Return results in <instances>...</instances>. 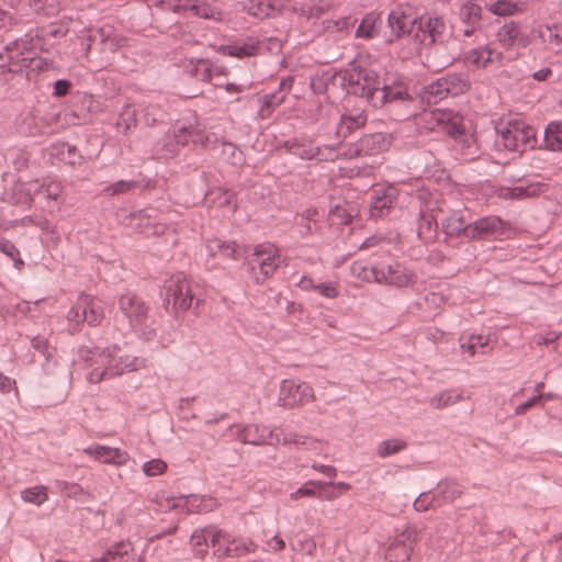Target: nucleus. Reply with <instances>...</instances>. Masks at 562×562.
<instances>
[{"label":"nucleus","instance_id":"nucleus-50","mask_svg":"<svg viewBox=\"0 0 562 562\" xmlns=\"http://www.w3.org/2000/svg\"><path fill=\"white\" fill-rule=\"evenodd\" d=\"M317 293L325 299L335 300L340 295V286L336 281H325L317 284Z\"/></svg>","mask_w":562,"mask_h":562},{"label":"nucleus","instance_id":"nucleus-12","mask_svg":"<svg viewBox=\"0 0 562 562\" xmlns=\"http://www.w3.org/2000/svg\"><path fill=\"white\" fill-rule=\"evenodd\" d=\"M512 229L498 217H483L469 224L467 227V237L471 239H482L493 236L498 239L508 238Z\"/></svg>","mask_w":562,"mask_h":562},{"label":"nucleus","instance_id":"nucleus-10","mask_svg":"<svg viewBox=\"0 0 562 562\" xmlns=\"http://www.w3.org/2000/svg\"><path fill=\"white\" fill-rule=\"evenodd\" d=\"M119 310L128 319L131 327L142 331L148 319V306L133 293H125L119 297Z\"/></svg>","mask_w":562,"mask_h":562},{"label":"nucleus","instance_id":"nucleus-1","mask_svg":"<svg viewBox=\"0 0 562 562\" xmlns=\"http://www.w3.org/2000/svg\"><path fill=\"white\" fill-rule=\"evenodd\" d=\"M81 357L91 368L87 373V380L93 384L126 372L137 371L146 366L142 358L121 355L117 346L104 349H85L81 350Z\"/></svg>","mask_w":562,"mask_h":562},{"label":"nucleus","instance_id":"nucleus-22","mask_svg":"<svg viewBox=\"0 0 562 562\" xmlns=\"http://www.w3.org/2000/svg\"><path fill=\"white\" fill-rule=\"evenodd\" d=\"M446 31L445 22L440 18L420 20L415 38L423 45L429 46L441 41Z\"/></svg>","mask_w":562,"mask_h":562},{"label":"nucleus","instance_id":"nucleus-4","mask_svg":"<svg viewBox=\"0 0 562 562\" xmlns=\"http://www.w3.org/2000/svg\"><path fill=\"white\" fill-rule=\"evenodd\" d=\"M212 547L217 559L240 558L258 550V544L252 539L233 536L221 529L212 531Z\"/></svg>","mask_w":562,"mask_h":562},{"label":"nucleus","instance_id":"nucleus-55","mask_svg":"<svg viewBox=\"0 0 562 562\" xmlns=\"http://www.w3.org/2000/svg\"><path fill=\"white\" fill-rule=\"evenodd\" d=\"M211 195H215L218 200V206H228L229 211L235 209L233 204L234 194L228 190L217 189L211 192Z\"/></svg>","mask_w":562,"mask_h":562},{"label":"nucleus","instance_id":"nucleus-16","mask_svg":"<svg viewBox=\"0 0 562 562\" xmlns=\"http://www.w3.org/2000/svg\"><path fill=\"white\" fill-rule=\"evenodd\" d=\"M414 280L415 276L398 262L376 266L375 282L395 286H407Z\"/></svg>","mask_w":562,"mask_h":562},{"label":"nucleus","instance_id":"nucleus-51","mask_svg":"<svg viewBox=\"0 0 562 562\" xmlns=\"http://www.w3.org/2000/svg\"><path fill=\"white\" fill-rule=\"evenodd\" d=\"M487 10L495 15L506 16L518 11L515 2H490Z\"/></svg>","mask_w":562,"mask_h":562},{"label":"nucleus","instance_id":"nucleus-44","mask_svg":"<svg viewBox=\"0 0 562 562\" xmlns=\"http://www.w3.org/2000/svg\"><path fill=\"white\" fill-rule=\"evenodd\" d=\"M294 552H297L305 557H315L317 546L313 537L308 535H302L295 543L291 544Z\"/></svg>","mask_w":562,"mask_h":562},{"label":"nucleus","instance_id":"nucleus-48","mask_svg":"<svg viewBox=\"0 0 562 562\" xmlns=\"http://www.w3.org/2000/svg\"><path fill=\"white\" fill-rule=\"evenodd\" d=\"M350 272L357 279L371 282L375 281L376 266L368 268L362 261H355L350 266Z\"/></svg>","mask_w":562,"mask_h":562},{"label":"nucleus","instance_id":"nucleus-2","mask_svg":"<svg viewBox=\"0 0 562 562\" xmlns=\"http://www.w3.org/2000/svg\"><path fill=\"white\" fill-rule=\"evenodd\" d=\"M104 318V306L101 300L81 293L67 314L68 330L71 334L81 330L87 323L90 326L99 325Z\"/></svg>","mask_w":562,"mask_h":562},{"label":"nucleus","instance_id":"nucleus-64","mask_svg":"<svg viewBox=\"0 0 562 562\" xmlns=\"http://www.w3.org/2000/svg\"><path fill=\"white\" fill-rule=\"evenodd\" d=\"M542 398V394H539L532 398H530L529 401L518 405L516 408H515V414L516 415H522L525 414L528 409H530L532 406H535L537 404V402L539 400Z\"/></svg>","mask_w":562,"mask_h":562},{"label":"nucleus","instance_id":"nucleus-63","mask_svg":"<svg viewBox=\"0 0 562 562\" xmlns=\"http://www.w3.org/2000/svg\"><path fill=\"white\" fill-rule=\"evenodd\" d=\"M373 22L371 19H364L357 30L358 36L370 37L372 35Z\"/></svg>","mask_w":562,"mask_h":562},{"label":"nucleus","instance_id":"nucleus-3","mask_svg":"<svg viewBox=\"0 0 562 562\" xmlns=\"http://www.w3.org/2000/svg\"><path fill=\"white\" fill-rule=\"evenodd\" d=\"M496 146L509 151H524L535 147L536 131L520 120H510L497 127Z\"/></svg>","mask_w":562,"mask_h":562},{"label":"nucleus","instance_id":"nucleus-49","mask_svg":"<svg viewBox=\"0 0 562 562\" xmlns=\"http://www.w3.org/2000/svg\"><path fill=\"white\" fill-rule=\"evenodd\" d=\"M460 14L467 23L474 25L481 18V7L476 2H465Z\"/></svg>","mask_w":562,"mask_h":562},{"label":"nucleus","instance_id":"nucleus-13","mask_svg":"<svg viewBox=\"0 0 562 562\" xmlns=\"http://www.w3.org/2000/svg\"><path fill=\"white\" fill-rule=\"evenodd\" d=\"M282 430L279 428L269 429L265 425H249L239 428L237 438L244 443L250 445H279Z\"/></svg>","mask_w":562,"mask_h":562},{"label":"nucleus","instance_id":"nucleus-28","mask_svg":"<svg viewBox=\"0 0 562 562\" xmlns=\"http://www.w3.org/2000/svg\"><path fill=\"white\" fill-rule=\"evenodd\" d=\"M463 400V393L460 390L451 389L443 390L435 395H432L429 400V404L435 409H443L456 405L457 403Z\"/></svg>","mask_w":562,"mask_h":562},{"label":"nucleus","instance_id":"nucleus-25","mask_svg":"<svg viewBox=\"0 0 562 562\" xmlns=\"http://www.w3.org/2000/svg\"><path fill=\"white\" fill-rule=\"evenodd\" d=\"M212 531H220L215 527H206L193 531L190 538V547L193 554L199 559H204L209 553L207 540L212 541Z\"/></svg>","mask_w":562,"mask_h":562},{"label":"nucleus","instance_id":"nucleus-6","mask_svg":"<svg viewBox=\"0 0 562 562\" xmlns=\"http://www.w3.org/2000/svg\"><path fill=\"white\" fill-rule=\"evenodd\" d=\"M282 256L273 245H259L254 249L251 269L258 283L271 278L282 265Z\"/></svg>","mask_w":562,"mask_h":562},{"label":"nucleus","instance_id":"nucleus-52","mask_svg":"<svg viewBox=\"0 0 562 562\" xmlns=\"http://www.w3.org/2000/svg\"><path fill=\"white\" fill-rule=\"evenodd\" d=\"M167 470V463L160 459H153L143 464V471L148 476L161 475Z\"/></svg>","mask_w":562,"mask_h":562},{"label":"nucleus","instance_id":"nucleus-56","mask_svg":"<svg viewBox=\"0 0 562 562\" xmlns=\"http://www.w3.org/2000/svg\"><path fill=\"white\" fill-rule=\"evenodd\" d=\"M333 484L334 485H330V486L334 487L336 491L321 493L319 498L333 501V499L339 497L341 494L349 491L351 487L350 484L345 483V482H338V483H333Z\"/></svg>","mask_w":562,"mask_h":562},{"label":"nucleus","instance_id":"nucleus-37","mask_svg":"<svg viewBox=\"0 0 562 562\" xmlns=\"http://www.w3.org/2000/svg\"><path fill=\"white\" fill-rule=\"evenodd\" d=\"M21 498L29 504L41 506L48 499V488L44 485H35L24 488Z\"/></svg>","mask_w":562,"mask_h":562},{"label":"nucleus","instance_id":"nucleus-35","mask_svg":"<svg viewBox=\"0 0 562 562\" xmlns=\"http://www.w3.org/2000/svg\"><path fill=\"white\" fill-rule=\"evenodd\" d=\"M436 495L442 505L445 503H452L459 498L462 495V490L456 482L445 481L438 484Z\"/></svg>","mask_w":562,"mask_h":562},{"label":"nucleus","instance_id":"nucleus-33","mask_svg":"<svg viewBox=\"0 0 562 562\" xmlns=\"http://www.w3.org/2000/svg\"><path fill=\"white\" fill-rule=\"evenodd\" d=\"M546 147L553 151L562 150V121L551 122L544 132Z\"/></svg>","mask_w":562,"mask_h":562},{"label":"nucleus","instance_id":"nucleus-45","mask_svg":"<svg viewBox=\"0 0 562 562\" xmlns=\"http://www.w3.org/2000/svg\"><path fill=\"white\" fill-rule=\"evenodd\" d=\"M441 506V502L436 494L430 492L420 493L415 499L413 507L416 512H426Z\"/></svg>","mask_w":562,"mask_h":562},{"label":"nucleus","instance_id":"nucleus-57","mask_svg":"<svg viewBox=\"0 0 562 562\" xmlns=\"http://www.w3.org/2000/svg\"><path fill=\"white\" fill-rule=\"evenodd\" d=\"M327 447L328 445L324 440L308 437L307 442L303 448L315 454H323L327 450Z\"/></svg>","mask_w":562,"mask_h":562},{"label":"nucleus","instance_id":"nucleus-54","mask_svg":"<svg viewBox=\"0 0 562 562\" xmlns=\"http://www.w3.org/2000/svg\"><path fill=\"white\" fill-rule=\"evenodd\" d=\"M308 437L310 436H306V435H303V434H299V432H288V434H284L282 431L280 443H282L284 446L293 445L295 447H302L303 448L306 445Z\"/></svg>","mask_w":562,"mask_h":562},{"label":"nucleus","instance_id":"nucleus-8","mask_svg":"<svg viewBox=\"0 0 562 562\" xmlns=\"http://www.w3.org/2000/svg\"><path fill=\"white\" fill-rule=\"evenodd\" d=\"M315 400L313 387L302 381L283 380L279 391V402L285 408H293L312 403Z\"/></svg>","mask_w":562,"mask_h":562},{"label":"nucleus","instance_id":"nucleus-36","mask_svg":"<svg viewBox=\"0 0 562 562\" xmlns=\"http://www.w3.org/2000/svg\"><path fill=\"white\" fill-rule=\"evenodd\" d=\"M442 226L445 232L450 236H465L467 237V227L465 221L463 216L454 212L449 215L443 222Z\"/></svg>","mask_w":562,"mask_h":562},{"label":"nucleus","instance_id":"nucleus-47","mask_svg":"<svg viewBox=\"0 0 562 562\" xmlns=\"http://www.w3.org/2000/svg\"><path fill=\"white\" fill-rule=\"evenodd\" d=\"M189 10L198 16L204 19L221 20L222 13L211 5L210 2H196L189 7Z\"/></svg>","mask_w":562,"mask_h":562},{"label":"nucleus","instance_id":"nucleus-5","mask_svg":"<svg viewBox=\"0 0 562 562\" xmlns=\"http://www.w3.org/2000/svg\"><path fill=\"white\" fill-rule=\"evenodd\" d=\"M496 41L499 46L497 50L503 61L517 59L521 55V49L530 44V36L522 32L515 23H507L498 29Z\"/></svg>","mask_w":562,"mask_h":562},{"label":"nucleus","instance_id":"nucleus-58","mask_svg":"<svg viewBox=\"0 0 562 562\" xmlns=\"http://www.w3.org/2000/svg\"><path fill=\"white\" fill-rule=\"evenodd\" d=\"M175 139L180 146L188 145L190 139H192V142H196L194 131L187 127L178 128V131L175 133Z\"/></svg>","mask_w":562,"mask_h":562},{"label":"nucleus","instance_id":"nucleus-15","mask_svg":"<svg viewBox=\"0 0 562 562\" xmlns=\"http://www.w3.org/2000/svg\"><path fill=\"white\" fill-rule=\"evenodd\" d=\"M389 140L382 134H372L360 138L352 145L348 146V151L344 153L345 158H357L361 156L376 155L386 150Z\"/></svg>","mask_w":562,"mask_h":562},{"label":"nucleus","instance_id":"nucleus-53","mask_svg":"<svg viewBox=\"0 0 562 562\" xmlns=\"http://www.w3.org/2000/svg\"><path fill=\"white\" fill-rule=\"evenodd\" d=\"M0 251L14 261L15 268L21 269L23 266V260L20 258L19 249L12 243L4 239L0 241Z\"/></svg>","mask_w":562,"mask_h":562},{"label":"nucleus","instance_id":"nucleus-39","mask_svg":"<svg viewBox=\"0 0 562 562\" xmlns=\"http://www.w3.org/2000/svg\"><path fill=\"white\" fill-rule=\"evenodd\" d=\"M243 9L249 15L259 20L269 18L277 11L272 2H246Z\"/></svg>","mask_w":562,"mask_h":562},{"label":"nucleus","instance_id":"nucleus-42","mask_svg":"<svg viewBox=\"0 0 562 562\" xmlns=\"http://www.w3.org/2000/svg\"><path fill=\"white\" fill-rule=\"evenodd\" d=\"M541 192V186L539 184H530L528 187H515V188H506L502 189L501 196L505 199H520L525 196H533Z\"/></svg>","mask_w":562,"mask_h":562},{"label":"nucleus","instance_id":"nucleus-40","mask_svg":"<svg viewBox=\"0 0 562 562\" xmlns=\"http://www.w3.org/2000/svg\"><path fill=\"white\" fill-rule=\"evenodd\" d=\"M184 496H171L165 493L156 495L155 503L160 512L176 510L181 513V504H184Z\"/></svg>","mask_w":562,"mask_h":562},{"label":"nucleus","instance_id":"nucleus-20","mask_svg":"<svg viewBox=\"0 0 562 562\" xmlns=\"http://www.w3.org/2000/svg\"><path fill=\"white\" fill-rule=\"evenodd\" d=\"M82 452L92 457L95 461L115 467H123L130 460V454L126 451L98 443L85 448Z\"/></svg>","mask_w":562,"mask_h":562},{"label":"nucleus","instance_id":"nucleus-7","mask_svg":"<svg viewBox=\"0 0 562 562\" xmlns=\"http://www.w3.org/2000/svg\"><path fill=\"white\" fill-rule=\"evenodd\" d=\"M166 303L172 311L186 312L193 301L192 286L187 277L182 273L172 276L166 281Z\"/></svg>","mask_w":562,"mask_h":562},{"label":"nucleus","instance_id":"nucleus-62","mask_svg":"<svg viewBox=\"0 0 562 562\" xmlns=\"http://www.w3.org/2000/svg\"><path fill=\"white\" fill-rule=\"evenodd\" d=\"M71 87V83L68 80H57L54 83V95L56 97H64L68 93L69 89Z\"/></svg>","mask_w":562,"mask_h":562},{"label":"nucleus","instance_id":"nucleus-38","mask_svg":"<svg viewBox=\"0 0 562 562\" xmlns=\"http://www.w3.org/2000/svg\"><path fill=\"white\" fill-rule=\"evenodd\" d=\"M189 72L199 80L210 81L214 75V67L207 59H191Z\"/></svg>","mask_w":562,"mask_h":562},{"label":"nucleus","instance_id":"nucleus-59","mask_svg":"<svg viewBox=\"0 0 562 562\" xmlns=\"http://www.w3.org/2000/svg\"><path fill=\"white\" fill-rule=\"evenodd\" d=\"M284 549L285 541L279 535H276L266 542V548L263 550L266 552L279 553Z\"/></svg>","mask_w":562,"mask_h":562},{"label":"nucleus","instance_id":"nucleus-61","mask_svg":"<svg viewBox=\"0 0 562 562\" xmlns=\"http://www.w3.org/2000/svg\"><path fill=\"white\" fill-rule=\"evenodd\" d=\"M32 346L35 350L40 351L43 356H45L46 360L50 358V353L48 351V342L43 337H35L32 339Z\"/></svg>","mask_w":562,"mask_h":562},{"label":"nucleus","instance_id":"nucleus-17","mask_svg":"<svg viewBox=\"0 0 562 562\" xmlns=\"http://www.w3.org/2000/svg\"><path fill=\"white\" fill-rule=\"evenodd\" d=\"M63 187L57 181H52L46 186H42L38 181H30L27 183L19 184L16 188V202L22 204H30L33 195L43 192L48 199L56 200L60 196Z\"/></svg>","mask_w":562,"mask_h":562},{"label":"nucleus","instance_id":"nucleus-60","mask_svg":"<svg viewBox=\"0 0 562 562\" xmlns=\"http://www.w3.org/2000/svg\"><path fill=\"white\" fill-rule=\"evenodd\" d=\"M134 187V182L120 180L106 188V192L111 195L126 193Z\"/></svg>","mask_w":562,"mask_h":562},{"label":"nucleus","instance_id":"nucleus-11","mask_svg":"<svg viewBox=\"0 0 562 562\" xmlns=\"http://www.w3.org/2000/svg\"><path fill=\"white\" fill-rule=\"evenodd\" d=\"M347 79L351 92L361 94L373 105V98L380 90L376 72L353 68L347 72Z\"/></svg>","mask_w":562,"mask_h":562},{"label":"nucleus","instance_id":"nucleus-41","mask_svg":"<svg viewBox=\"0 0 562 562\" xmlns=\"http://www.w3.org/2000/svg\"><path fill=\"white\" fill-rule=\"evenodd\" d=\"M461 349L473 357L479 349H482L488 345L490 337L472 334L469 335L467 339L461 338Z\"/></svg>","mask_w":562,"mask_h":562},{"label":"nucleus","instance_id":"nucleus-21","mask_svg":"<svg viewBox=\"0 0 562 562\" xmlns=\"http://www.w3.org/2000/svg\"><path fill=\"white\" fill-rule=\"evenodd\" d=\"M463 61L467 66L475 69L503 64V59L501 58V55H498L497 50L487 45L468 50L464 54Z\"/></svg>","mask_w":562,"mask_h":562},{"label":"nucleus","instance_id":"nucleus-43","mask_svg":"<svg viewBox=\"0 0 562 562\" xmlns=\"http://www.w3.org/2000/svg\"><path fill=\"white\" fill-rule=\"evenodd\" d=\"M407 447L406 441L402 439H389L381 441L376 447V454L380 458H386L389 456L398 453Z\"/></svg>","mask_w":562,"mask_h":562},{"label":"nucleus","instance_id":"nucleus-24","mask_svg":"<svg viewBox=\"0 0 562 562\" xmlns=\"http://www.w3.org/2000/svg\"><path fill=\"white\" fill-rule=\"evenodd\" d=\"M373 201L371 203L370 213L372 217H382L392 207L395 201V189H375L373 192Z\"/></svg>","mask_w":562,"mask_h":562},{"label":"nucleus","instance_id":"nucleus-9","mask_svg":"<svg viewBox=\"0 0 562 562\" xmlns=\"http://www.w3.org/2000/svg\"><path fill=\"white\" fill-rule=\"evenodd\" d=\"M424 117L431 128L438 127L456 139L462 137L465 132L462 116L451 110L436 109L425 113Z\"/></svg>","mask_w":562,"mask_h":562},{"label":"nucleus","instance_id":"nucleus-27","mask_svg":"<svg viewBox=\"0 0 562 562\" xmlns=\"http://www.w3.org/2000/svg\"><path fill=\"white\" fill-rule=\"evenodd\" d=\"M367 117L362 111H357L353 114H344L337 127L338 137H347L351 132L363 126Z\"/></svg>","mask_w":562,"mask_h":562},{"label":"nucleus","instance_id":"nucleus-19","mask_svg":"<svg viewBox=\"0 0 562 562\" xmlns=\"http://www.w3.org/2000/svg\"><path fill=\"white\" fill-rule=\"evenodd\" d=\"M417 541L416 532L411 529L402 531L386 551V559L391 562H405L411 558Z\"/></svg>","mask_w":562,"mask_h":562},{"label":"nucleus","instance_id":"nucleus-34","mask_svg":"<svg viewBox=\"0 0 562 562\" xmlns=\"http://www.w3.org/2000/svg\"><path fill=\"white\" fill-rule=\"evenodd\" d=\"M291 150L294 155H297L303 159L317 158L319 160H327L333 158V155H325L323 149L315 147L311 142L294 144L292 145Z\"/></svg>","mask_w":562,"mask_h":562},{"label":"nucleus","instance_id":"nucleus-46","mask_svg":"<svg viewBox=\"0 0 562 562\" xmlns=\"http://www.w3.org/2000/svg\"><path fill=\"white\" fill-rule=\"evenodd\" d=\"M256 44H244V45H226L221 46L220 52L233 56V57H246V56H252L256 54L257 50Z\"/></svg>","mask_w":562,"mask_h":562},{"label":"nucleus","instance_id":"nucleus-26","mask_svg":"<svg viewBox=\"0 0 562 562\" xmlns=\"http://www.w3.org/2000/svg\"><path fill=\"white\" fill-rule=\"evenodd\" d=\"M206 249L212 257H223L228 259H238L239 248L236 243L222 241L221 239L213 238L207 240Z\"/></svg>","mask_w":562,"mask_h":562},{"label":"nucleus","instance_id":"nucleus-29","mask_svg":"<svg viewBox=\"0 0 562 562\" xmlns=\"http://www.w3.org/2000/svg\"><path fill=\"white\" fill-rule=\"evenodd\" d=\"M111 562H143L131 542H119L111 548Z\"/></svg>","mask_w":562,"mask_h":562},{"label":"nucleus","instance_id":"nucleus-31","mask_svg":"<svg viewBox=\"0 0 562 562\" xmlns=\"http://www.w3.org/2000/svg\"><path fill=\"white\" fill-rule=\"evenodd\" d=\"M327 485H334L333 482L307 481L300 488L290 494L291 501H299L302 497H321V491Z\"/></svg>","mask_w":562,"mask_h":562},{"label":"nucleus","instance_id":"nucleus-18","mask_svg":"<svg viewBox=\"0 0 562 562\" xmlns=\"http://www.w3.org/2000/svg\"><path fill=\"white\" fill-rule=\"evenodd\" d=\"M470 88V81L460 76L451 75L438 79L428 87L427 93L434 95L435 99H443L446 95H459Z\"/></svg>","mask_w":562,"mask_h":562},{"label":"nucleus","instance_id":"nucleus-30","mask_svg":"<svg viewBox=\"0 0 562 562\" xmlns=\"http://www.w3.org/2000/svg\"><path fill=\"white\" fill-rule=\"evenodd\" d=\"M389 23L393 33L400 37L411 31V27L415 23V19L401 10H393L389 14Z\"/></svg>","mask_w":562,"mask_h":562},{"label":"nucleus","instance_id":"nucleus-14","mask_svg":"<svg viewBox=\"0 0 562 562\" xmlns=\"http://www.w3.org/2000/svg\"><path fill=\"white\" fill-rule=\"evenodd\" d=\"M407 86L403 79L393 78L387 80L373 98V106L382 108L392 102H411Z\"/></svg>","mask_w":562,"mask_h":562},{"label":"nucleus","instance_id":"nucleus-32","mask_svg":"<svg viewBox=\"0 0 562 562\" xmlns=\"http://www.w3.org/2000/svg\"><path fill=\"white\" fill-rule=\"evenodd\" d=\"M184 504H181V513L207 512L216 505L215 499L205 498L199 495L184 496Z\"/></svg>","mask_w":562,"mask_h":562},{"label":"nucleus","instance_id":"nucleus-23","mask_svg":"<svg viewBox=\"0 0 562 562\" xmlns=\"http://www.w3.org/2000/svg\"><path fill=\"white\" fill-rule=\"evenodd\" d=\"M26 40H20L15 43V49H11L10 66L12 71H19L23 67H33L40 70H48L53 68V61H48L43 58L30 57L23 52H21V56L18 54L14 55V52L19 50L20 48L26 49Z\"/></svg>","mask_w":562,"mask_h":562}]
</instances>
